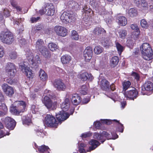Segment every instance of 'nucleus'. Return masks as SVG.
Segmentation results:
<instances>
[{"label":"nucleus","instance_id":"f257e3e1","mask_svg":"<svg viewBox=\"0 0 153 153\" xmlns=\"http://www.w3.org/2000/svg\"><path fill=\"white\" fill-rule=\"evenodd\" d=\"M57 97L54 94H47L42 99V102L46 108L50 110H54L57 107Z\"/></svg>","mask_w":153,"mask_h":153},{"label":"nucleus","instance_id":"f03ea898","mask_svg":"<svg viewBox=\"0 0 153 153\" xmlns=\"http://www.w3.org/2000/svg\"><path fill=\"white\" fill-rule=\"evenodd\" d=\"M140 51L144 59L149 61L153 58L152 48L148 43H143L140 47Z\"/></svg>","mask_w":153,"mask_h":153},{"label":"nucleus","instance_id":"7ed1b4c3","mask_svg":"<svg viewBox=\"0 0 153 153\" xmlns=\"http://www.w3.org/2000/svg\"><path fill=\"white\" fill-rule=\"evenodd\" d=\"M1 41L8 45L12 43L14 40V36L10 32H2L0 34Z\"/></svg>","mask_w":153,"mask_h":153},{"label":"nucleus","instance_id":"20e7f679","mask_svg":"<svg viewBox=\"0 0 153 153\" xmlns=\"http://www.w3.org/2000/svg\"><path fill=\"white\" fill-rule=\"evenodd\" d=\"M54 12V6L51 3L45 4L42 8L39 10V13L41 15L46 13L48 16L53 15Z\"/></svg>","mask_w":153,"mask_h":153},{"label":"nucleus","instance_id":"39448f33","mask_svg":"<svg viewBox=\"0 0 153 153\" xmlns=\"http://www.w3.org/2000/svg\"><path fill=\"white\" fill-rule=\"evenodd\" d=\"M44 123L48 126L52 127H57L58 124L57 121L52 114L46 115L44 121Z\"/></svg>","mask_w":153,"mask_h":153},{"label":"nucleus","instance_id":"423d86ee","mask_svg":"<svg viewBox=\"0 0 153 153\" xmlns=\"http://www.w3.org/2000/svg\"><path fill=\"white\" fill-rule=\"evenodd\" d=\"M6 73L10 77H13L15 75L16 72V66L13 63L8 62L7 63L5 68Z\"/></svg>","mask_w":153,"mask_h":153},{"label":"nucleus","instance_id":"0eeeda50","mask_svg":"<svg viewBox=\"0 0 153 153\" xmlns=\"http://www.w3.org/2000/svg\"><path fill=\"white\" fill-rule=\"evenodd\" d=\"M110 134L105 131H103L100 134L95 132L94 133V137L100 140L103 143L106 140V138L108 139H111L110 137Z\"/></svg>","mask_w":153,"mask_h":153},{"label":"nucleus","instance_id":"6e6552de","mask_svg":"<svg viewBox=\"0 0 153 153\" xmlns=\"http://www.w3.org/2000/svg\"><path fill=\"white\" fill-rule=\"evenodd\" d=\"M26 56L27 60L30 62V64L33 65L34 63H40V59L39 55H36L34 57L33 55L32 52L30 51L26 53Z\"/></svg>","mask_w":153,"mask_h":153},{"label":"nucleus","instance_id":"1a4fd4ad","mask_svg":"<svg viewBox=\"0 0 153 153\" xmlns=\"http://www.w3.org/2000/svg\"><path fill=\"white\" fill-rule=\"evenodd\" d=\"M4 122L6 127L10 130L13 129L16 126V123L15 120L9 117H5Z\"/></svg>","mask_w":153,"mask_h":153},{"label":"nucleus","instance_id":"9d476101","mask_svg":"<svg viewBox=\"0 0 153 153\" xmlns=\"http://www.w3.org/2000/svg\"><path fill=\"white\" fill-rule=\"evenodd\" d=\"M2 87L3 91L7 96L10 97L13 96L14 93L13 88L9 86L6 83L3 84Z\"/></svg>","mask_w":153,"mask_h":153},{"label":"nucleus","instance_id":"9b49d317","mask_svg":"<svg viewBox=\"0 0 153 153\" xmlns=\"http://www.w3.org/2000/svg\"><path fill=\"white\" fill-rule=\"evenodd\" d=\"M138 92L136 88H133V89L128 91L124 95L125 97L130 100H134L138 96Z\"/></svg>","mask_w":153,"mask_h":153},{"label":"nucleus","instance_id":"f8f14e48","mask_svg":"<svg viewBox=\"0 0 153 153\" xmlns=\"http://www.w3.org/2000/svg\"><path fill=\"white\" fill-rule=\"evenodd\" d=\"M54 30L56 34L59 36L64 37L67 35V30L64 27L56 25L54 27Z\"/></svg>","mask_w":153,"mask_h":153},{"label":"nucleus","instance_id":"ddd939ff","mask_svg":"<svg viewBox=\"0 0 153 153\" xmlns=\"http://www.w3.org/2000/svg\"><path fill=\"white\" fill-rule=\"evenodd\" d=\"M93 51L92 48L90 47H87L84 50L83 56L86 62H89L92 58Z\"/></svg>","mask_w":153,"mask_h":153},{"label":"nucleus","instance_id":"4468645a","mask_svg":"<svg viewBox=\"0 0 153 153\" xmlns=\"http://www.w3.org/2000/svg\"><path fill=\"white\" fill-rule=\"evenodd\" d=\"M54 87L59 91H64L66 87L62 81L59 79H55L53 83Z\"/></svg>","mask_w":153,"mask_h":153},{"label":"nucleus","instance_id":"2eb2a0df","mask_svg":"<svg viewBox=\"0 0 153 153\" xmlns=\"http://www.w3.org/2000/svg\"><path fill=\"white\" fill-rule=\"evenodd\" d=\"M100 85L101 89L102 90L106 91H110V84L109 82L106 79H102Z\"/></svg>","mask_w":153,"mask_h":153},{"label":"nucleus","instance_id":"dca6fc26","mask_svg":"<svg viewBox=\"0 0 153 153\" xmlns=\"http://www.w3.org/2000/svg\"><path fill=\"white\" fill-rule=\"evenodd\" d=\"M56 117L58 122V123H61L67 119V112L60 111L56 115Z\"/></svg>","mask_w":153,"mask_h":153},{"label":"nucleus","instance_id":"f3484780","mask_svg":"<svg viewBox=\"0 0 153 153\" xmlns=\"http://www.w3.org/2000/svg\"><path fill=\"white\" fill-rule=\"evenodd\" d=\"M93 33L96 36L101 37L105 35L106 31L102 28L96 27L93 30Z\"/></svg>","mask_w":153,"mask_h":153},{"label":"nucleus","instance_id":"a211bd4d","mask_svg":"<svg viewBox=\"0 0 153 153\" xmlns=\"http://www.w3.org/2000/svg\"><path fill=\"white\" fill-rule=\"evenodd\" d=\"M89 143L91 146L89 147V150L87 152H91L95 149L100 144V143L98 141L94 139L91 140L89 141Z\"/></svg>","mask_w":153,"mask_h":153},{"label":"nucleus","instance_id":"6ab92c4d","mask_svg":"<svg viewBox=\"0 0 153 153\" xmlns=\"http://www.w3.org/2000/svg\"><path fill=\"white\" fill-rule=\"evenodd\" d=\"M153 90V83L150 81L146 82L142 87L143 91H151Z\"/></svg>","mask_w":153,"mask_h":153},{"label":"nucleus","instance_id":"aec40b11","mask_svg":"<svg viewBox=\"0 0 153 153\" xmlns=\"http://www.w3.org/2000/svg\"><path fill=\"white\" fill-rule=\"evenodd\" d=\"M71 99V102L74 105H78L81 101V98L77 94H73Z\"/></svg>","mask_w":153,"mask_h":153},{"label":"nucleus","instance_id":"412c9836","mask_svg":"<svg viewBox=\"0 0 153 153\" xmlns=\"http://www.w3.org/2000/svg\"><path fill=\"white\" fill-rule=\"evenodd\" d=\"M81 79L83 81H85L87 80L91 81L93 79V77L91 74H88L87 73L85 72L81 74L80 75Z\"/></svg>","mask_w":153,"mask_h":153},{"label":"nucleus","instance_id":"4be33fe9","mask_svg":"<svg viewBox=\"0 0 153 153\" xmlns=\"http://www.w3.org/2000/svg\"><path fill=\"white\" fill-rule=\"evenodd\" d=\"M68 6L70 9H75L78 10L79 8V4L73 1H70L68 2Z\"/></svg>","mask_w":153,"mask_h":153},{"label":"nucleus","instance_id":"5701e85b","mask_svg":"<svg viewBox=\"0 0 153 153\" xmlns=\"http://www.w3.org/2000/svg\"><path fill=\"white\" fill-rule=\"evenodd\" d=\"M118 22L119 24L121 26H125L127 23V19L124 16H118L117 17Z\"/></svg>","mask_w":153,"mask_h":153},{"label":"nucleus","instance_id":"b1692460","mask_svg":"<svg viewBox=\"0 0 153 153\" xmlns=\"http://www.w3.org/2000/svg\"><path fill=\"white\" fill-rule=\"evenodd\" d=\"M39 51L46 58L48 59L51 57V54L50 51L45 47L43 49L40 50Z\"/></svg>","mask_w":153,"mask_h":153},{"label":"nucleus","instance_id":"393cba45","mask_svg":"<svg viewBox=\"0 0 153 153\" xmlns=\"http://www.w3.org/2000/svg\"><path fill=\"white\" fill-rule=\"evenodd\" d=\"M23 124L25 125L29 126L32 123L31 118L27 116H24L22 117Z\"/></svg>","mask_w":153,"mask_h":153},{"label":"nucleus","instance_id":"a878e982","mask_svg":"<svg viewBox=\"0 0 153 153\" xmlns=\"http://www.w3.org/2000/svg\"><path fill=\"white\" fill-rule=\"evenodd\" d=\"M17 105L18 108L22 112L25 111L26 106V103L25 102L23 101H19Z\"/></svg>","mask_w":153,"mask_h":153},{"label":"nucleus","instance_id":"bb28decb","mask_svg":"<svg viewBox=\"0 0 153 153\" xmlns=\"http://www.w3.org/2000/svg\"><path fill=\"white\" fill-rule=\"evenodd\" d=\"M50 149L48 146L45 145L39 146L38 151L39 153H49Z\"/></svg>","mask_w":153,"mask_h":153},{"label":"nucleus","instance_id":"cd10ccee","mask_svg":"<svg viewBox=\"0 0 153 153\" xmlns=\"http://www.w3.org/2000/svg\"><path fill=\"white\" fill-rule=\"evenodd\" d=\"M119 59L118 56H114L112 57L110 60L111 66L112 68L116 67L119 62Z\"/></svg>","mask_w":153,"mask_h":153},{"label":"nucleus","instance_id":"c85d7f7f","mask_svg":"<svg viewBox=\"0 0 153 153\" xmlns=\"http://www.w3.org/2000/svg\"><path fill=\"white\" fill-rule=\"evenodd\" d=\"M44 43L43 40L39 39H38L36 43V47L38 49L39 51L43 49V48L45 47L44 46Z\"/></svg>","mask_w":153,"mask_h":153},{"label":"nucleus","instance_id":"c756f323","mask_svg":"<svg viewBox=\"0 0 153 153\" xmlns=\"http://www.w3.org/2000/svg\"><path fill=\"white\" fill-rule=\"evenodd\" d=\"M127 14L129 18L134 17L136 16L137 14L136 10L134 8H131L128 10Z\"/></svg>","mask_w":153,"mask_h":153},{"label":"nucleus","instance_id":"7c9ffc66","mask_svg":"<svg viewBox=\"0 0 153 153\" xmlns=\"http://www.w3.org/2000/svg\"><path fill=\"white\" fill-rule=\"evenodd\" d=\"M10 111L12 114L16 115H19L20 113L22 112L18 108H17L16 106L11 107Z\"/></svg>","mask_w":153,"mask_h":153},{"label":"nucleus","instance_id":"2f4dec72","mask_svg":"<svg viewBox=\"0 0 153 153\" xmlns=\"http://www.w3.org/2000/svg\"><path fill=\"white\" fill-rule=\"evenodd\" d=\"M39 76L41 80L42 81H46L48 78V75L43 70L41 69L39 73Z\"/></svg>","mask_w":153,"mask_h":153},{"label":"nucleus","instance_id":"473e14b6","mask_svg":"<svg viewBox=\"0 0 153 153\" xmlns=\"http://www.w3.org/2000/svg\"><path fill=\"white\" fill-rule=\"evenodd\" d=\"M68 23L73 22L76 19L75 15L72 11H68Z\"/></svg>","mask_w":153,"mask_h":153},{"label":"nucleus","instance_id":"72a5a7b5","mask_svg":"<svg viewBox=\"0 0 153 153\" xmlns=\"http://www.w3.org/2000/svg\"><path fill=\"white\" fill-rule=\"evenodd\" d=\"M36 134L38 137L43 138L46 135V132L44 131L43 129H38L35 130Z\"/></svg>","mask_w":153,"mask_h":153},{"label":"nucleus","instance_id":"f704fd0d","mask_svg":"<svg viewBox=\"0 0 153 153\" xmlns=\"http://www.w3.org/2000/svg\"><path fill=\"white\" fill-rule=\"evenodd\" d=\"M9 56L11 59H15L17 58L18 56L17 53L15 51L11 50L9 51Z\"/></svg>","mask_w":153,"mask_h":153},{"label":"nucleus","instance_id":"c9c22d12","mask_svg":"<svg viewBox=\"0 0 153 153\" xmlns=\"http://www.w3.org/2000/svg\"><path fill=\"white\" fill-rule=\"evenodd\" d=\"M62 111L67 112V98H65L64 102L60 104Z\"/></svg>","mask_w":153,"mask_h":153},{"label":"nucleus","instance_id":"e433bc0d","mask_svg":"<svg viewBox=\"0 0 153 153\" xmlns=\"http://www.w3.org/2000/svg\"><path fill=\"white\" fill-rule=\"evenodd\" d=\"M119 37L122 39H125L127 34V31L124 29H121L118 32Z\"/></svg>","mask_w":153,"mask_h":153},{"label":"nucleus","instance_id":"4c0bfd02","mask_svg":"<svg viewBox=\"0 0 153 153\" xmlns=\"http://www.w3.org/2000/svg\"><path fill=\"white\" fill-rule=\"evenodd\" d=\"M48 48L52 51H55L58 48V46L55 43L53 42L49 43L48 44Z\"/></svg>","mask_w":153,"mask_h":153},{"label":"nucleus","instance_id":"58836bf2","mask_svg":"<svg viewBox=\"0 0 153 153\" xmlns=\"http://www.w3.org/2000/svg\"><path fill=\"white\" fill-rule=\"evenodd\" d=\"M61 20L64 23L66 24L67 22V12L65 11L61 15L60 17Z\"/></svg>","mask_w":153,"mask_h":153},{"label":"nucleus","instance_id":"ea45409f","mask_svg":"<svg viewBox=\"0 0 153 153\" xmlns=\"http://www.w3.org/2000/svg\"><path fill=\"white\" fill-rule=\"evenodd\" d=\"M11 11H10L8 9L5 8L2 11V13L3 15L5 17H8L10 16Z\"/></svg>","mask_w":153,"mask_h":153},{"label":"nucleus","instance_id":"a19ab883","mask_svg":"<svg viewBox=\"0 0 153 153\" xmlns=\"http://www.w3.org/2000/svg\"><path fill=\"white\" fill-rule=\"evenodd\" d=\"M32 70L29 68L28 70H27V71L25 72L26 76L29 79H32L33 78V73H32Z\"/></svg>","mask_w":153,"mask_h":153},{"label":"nucleus","instance_id":"79ce46f5","mask_svg":"<svg viewBox=\"0 0 153 153\" xmlns=\"http://www.w3.org/2000/svg\"><path fill=\"white\" fill-rule=\"evenodd\" d=\"M71 38L75 40H78L79 36L77 32L75 30H73L71 33Z\"/></svg>","mask_w":153,"mask_h":153},{"label":"nucleus","instance_id":"37998d69","mask_svg":"<svg viewBox=\"0 0 153 153\" xmlns=\"http://www.w3.org/2000/svg\"><path fill=\"white\" fill-rule=\"evenodd\" d=\"M87 88L86 85H83L79 90V93L85 95L87 94Z\"/></svg>","mask_w":153,"mask_h":153},{"label":"nucleus","instance_id":"c03bdc74","mask_svg":"<svg viewBox=\"0 0 153 153\" xmlns=\"http://www.w3.org/2000/svg\"><path fill=\"white\" fill-rule=\"evenodd\" d=\"M94 51L95 53L99 54L102 52L103 48L100 46H97L94 48Z\"/></svg>","mask_w":153,"mask_h":153},{"label":"nucleus","instance_id":"a18cd8bd","mask_svg":"<svg viewBox=\"0 0 153 153\" xmlns=\"http://www.w3.org/2000/svg\"><path fill=\"white\" fill-rule=\"evenodd\" d=\"M116 45L119 54H120L124 49L123 47L118 42H116Z\"/></svg>","mask_w":153,"mask_h":153},{"label":"nucleus","instance_id":"49530a36","mask_svg":"<svg viewBox=\"0 0 153 153\" xmlns=\"http://www.w3.org/2000/svg\"><path fill=\"white\" fill-rule=\"evenodd\" d=\"M114 121L117 122L118 123V131L121 132H123L124 130V126H123V125L120 123L119 121L116 120H114Z\"/></svg>","mask_w":153,"mask_h":153},{"label":"nucleus","instance_id":"de8ad7c7","mask_svg":"<svg viewBox=\"0 0 153 153\" xmlns=\"http://www.w3.org/2000/svg\"><path fill=\"white\" fill-rule=\"evenodd\" d=\"M131 84V82L129 81L124 82L123 84V90H126L129 87Z\"/></svg>","mask_w":153,"mask_h":153},{"label":"nucleus","instance_id":"09e8293b","mask_svg":"<svg viewBox=\"0 0 153 153\" xmlns=\"http://www.w3.org/2000/svg\"><path fill=\"white\" fill-rule=\"evenodd\" d=\"M30 109L32 113L35 114L38 112L39 109L36 105H31Z\"/></svg>","mask_w":153,"mask_h":153},{"label":"nucleus","instance_id":"8fccbe9b","mask_svg":"<svg viewBox=\"0 0 153 153\" xmlns=\"http://www.w3.org/2000/svg\"><path fill=\"white\" fill-rule=\"evenodd\" d=\"M20 68L23 72H25L27 70H28L29 68L27 66L23 64V65H21L20 66Z\"/></svg>","mask_w":153,"mask_h":153},{"label":"nucleus","instance_id":"3c124183","mask_svg":"<svg viewBox=\"0 0 153 153\" xmlns=\"http://www.w3.org/2000/svg\"><path fill=\"white\" fill-rule=\"evenodd\" d=\"M131 27L132 30H135L137 32H139V29L136 24H133L131 25Z\"/></svg>","mask_w":153,"mask_h":153},{"label":"nucleus","instance_id":"603ef678","mask_svg":"<svg viewBox=\"0 0 153 153\" xmlns=\"http://www.w3.org/2000/svg\"><path fill=\"white\" fill-rule=\"evenodd\" d=\"M141 6L145 9H146L148 7V4L145 0H141L140 2V6Z\"/></svg>","mask_w":153,"mask_h":153},{"label":"nucleus","instance_id":"864d4df0","mask_svg":"<svg viewBox=\"0 0 153 153\" xmlns=\"http://www.w3.org/2000/svg\"><path fill=\"white\" fill-rule=\"evenodd\" d=\"M140 25L143 28H146L148 27V25L147 22L145 20L143 19L140 21Z\"/></svg>","mask_w":153,"mask_h":153},{"label":"nucleus","instance_id":"5fc2aeb1","mask_svg":"<svg viewBox=\"0 0 153 153\" xmlns=\"http://www.w3.org/2000/svg\"><path fill=\"white\" fill-rule=\"evenodd\" d=\"M39 95V94L34 93L33 92H31L30 94V97L33 100H34L37 97L38 95Z\"/></svg>","mask_w":153,"mask_h":153},{"label":"nucleus","instance_id":"6e6d98bb","mask_svg":"<svg viewBox=\"0 0 153 153\" xmlns=\"http://www.w3.org/2000/svg\"><path fill=\"white\" fill-rule=\"evenodd\" d=\"M92 135V133L90 132H88L83 133L82 134L81 137L83 138L89 137Z\"/></svg>","mask_w":153,"mask_h":153},{"label":"nucleus","instance_id":"4d7b16f0","mask_svg":"<svg viewBox=\"0 0 153 153\" xmlns=\"http://www.w3.org/2000/svg\"><path fill=\"white\" fill-rule=\"evenodd\" d=\"M67 56L66 55H64L61 57V61L63 64H66L67 63Z\"/></svg>","mask_w":153,"mask_h":153},{"label":"nucleus","instance_id":"13d9d810","mask_svg":"<svg viewBox=\"0 0 153 153\" xmlns=\"http://www.w3.org/2000/svg\"><path fill=\"white\" fill-rule=\"evenodd\" d=\"M4 54V51L3 47L0 46V58L2 57Z\"/></svg>","mask_w":153,"mask_h":153},{"label":"nucleus","instance_id":"bf43d9fd","mask_svg":"<svg viewBox=\"0 0 153 153\" xmlns=\"http://www.w3.org/2000/svg\"><path fill=\"white\" fill-rule=\"evenodd\" d=\"M40 19V17L39 16L37 17L36 18L31 17L30 19V20L32 23L36 22L39 20Z\"/></svg>","mask_w":153,"mask_h":153},{"label":"nucleus","instance_id":"052dcab7","mask_svg":"<svg viewBox=\"0 0 153 153\" xmlns=\"http://www.w3.org/2000/svg\"><path fill=\"white\" fill-rule=\"evenodd\" d=\"M131 75L137 80H138L139 79L140 76L137 73L133 72L132 73Z\"/></svg>","mask_w":153,"mask_h":153},{"label":"nucleus","instance_id":"680f3d73","mask_svg":"<svg viewBox=\"0 0 153 153\" xmlns=\"http://www.w3.org/2000/svg\"><path fill=\"white\" fill-rule=\"evenodd\" d=\"M10 3L11 5L14 8L17 5V2L14 0H11L10 1Z\"/></svg>","mask_w":153,"mask_h":153},{"label":"nucleus","instance_id":"e2e57ef3","mask_svg":"<svg viewBox=\"0 0 153 153\" xmlns=\"http://www.w3.org/2000/svg\"><path fill=\"white\" fill-rule=\"evenodd\" d=\"M102 123L106 124L107 125H109L111 123V120H103Z\"/></svg>","mask_w":153,"mask_h":153},{"label":"nucleus","instance_id":"0e129e2a","mask_svg":"<svg viewBox=\"0 0 153 153\" xmlns=\"http://www.w3.org/2000/svg\"><path fill=\"white\" fill-rule=\"evenodd\" d=\"M94 125L95 126L96 128L98 129L99 128L101 125V123L99 121H97L96 122L94 123Z\"/></svg>","mask_w":153,"mask_h":153},{"label":"nucleus","instance_id":"69168bd1","mask_svg":"<svg viewBox=\"0 0 153 153\" xmlns=\"http://www.w3.org/2000/svg\"><path fill=\"white\" fill-rule=\"evenodd\" d=\"M83 11L85 13H87L88 12L90 13L91 12V10L89 9V8H88L87 6H85L83 8Z\"/></svg>","mask_w":153,"mask_h":153},{"label":"nucleus","instance_id":"338daca9","mask_svg":"<svg viewBox=\"0 0 153 153\" xmlns=\"http://www.w3.org/2000/svg\"><path fill=\"white\" fill-rule=\"evenodd\" d=\"M100 14L103 15L107 14L108 12L105 9H102V10L100 11Z\"/></svg>","mask_w":153,"mask_h":153},{"label":"nucleus","instance_id":"774afa93","mask_svg":"<svg viewBox=\"0 0 153 153\" xmlns=\"http://www.w3.org/2000/svg\"><path fill=\"white\" fill-rule=\"evenodd\" d=\"M141 0H133L134 3L138 7H140V2Z\"/></svg>","mask_w":153,"mask_h":153}]
</instances>
